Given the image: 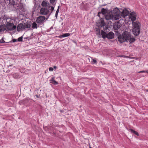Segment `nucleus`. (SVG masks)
Masks as SVG:
<instances>
[{
    "mask_svg": "<svg viewBox=\"0 0 148 148\" xmlns=\"http://www.w3.org/2000/svg\"><path fill=\"white\" fill-rule=\"evenodd\" d=\"M129 17V19L132 21L133 33L135 36H138L140 32V23L138 21L134 22L136 19V13L132 12L130 13Z\"/></svg>",
    "mask_w": 148,
    "mask_h": 148,
    "instance_id": "obj_1",
    "label": "nucleus"
},
{
    "mask_svg": "<svg viewBox=\"0 0 148 148\" xmlns=\"http://www.w3.org/2000/svg\"><path fill=\"white\" fill-rule=\"evenodd\" d=\"M130 33L127 32H125L122 35H121L118 37L119 41L122 43L125 41L129 42L130 43L134 42L135 40L134 38L131 37Z\"/></svg>",
    "mask_w": 148,
    "mask_h": 148,
    "instance_id": "obj_2",
    "label": "nucleus"
},
{
    "mask_svg": "<svg viewBox=\"0 0 148 148\" xmlns=\"http://www.w3.org/2000/svg\"><path fill=\"white\" fill-rule=\"evenodd\" d=\"M110 12L112 13L113 15L114 16L115 18V20H118L121 18L120 12L118 8H115L112 11Z\"/></svg>",
    "mask_w": 148,
    "mask_h": 148,
    "instance_id": "obj_3",
    "label": "nucleus"
},
{
    "mask_svg": "<svg viewBox=\"0 0 148 148\" xmlns=\"http://www.w3.org/2000/svg\"><path fill=\"white\" fill-rule=\"evenodd\" d=\"M51 8L48 9L47 8H42L40 10V14H41L46 15L48 14L50 15L51 13Z\"/></svg>",
    "mask_w": 148,
    "mask_h": 148,
    "instance_id": "obj_4",
    "label": "nucleus"
},
{
    "mask_svg": "<svg viewBox=\"0 0 148 148\" xmlns=\"http://www.w3.org/2000/svg\"><path fill=\"white\" fill-rule=\"evenodd\" d=\"M6 26L7 29L10 31L14 30L16 28V26L14 25L13 23H12L9 22L7 23Z\"/></svg>",
    "mask_w": 148,
    "mask_h": 148,
    "instance_id": "obj_5",
    "label": "nucleus"
},
{
    "mask_svg": "<svg viewBox=\"0 0 148 148\" xmlns=\"http://www.w3.org/2000/svg\"><path fill=\"white\" fill-rule=\"evenodd\" d=\"M41 5L42 6L44 7V8H47L48 9L51 8V13L52 12V11L54 9V7L50 5L48 2L46 1H43Z\"/></svg>",
    "mask_w": 148,
    "mask_h": 148,
    "instance_id": "obj_6",
    "label": "nucleus"
},
{
    "mask_svg": "<svg viewBox=\"0 0 148 148\" xmlns=\"http://www.w3.org/2000/svg\"><path fill=\"white\" fill-rule=\"evenodd\" d=\"M45 17L43 16H39L37 18L36 22V23L39 25L42 24L45 21Z\"/></svg>",
    "mask_w": 148,
    "mask_h": 148,
    "instance_id": "obj_7",
    "label": "nucleus"
},
{
    "mask_svg": "<svg viewBox=\"0 0 148 148\" xmlns=\"http://www.w3.org/2000/svg\"><path fill=\"white\" fill-rule=\"evenodd\" d=\"M105 19L107 21H109L110 20H112V21L116 20H115V18L114 17V16L110 12H109V13L105 16Z\"/></svg>",
    "mask_w": 148,
    "mask_h": 148,
    "instance_id": "obj_8",
    "label": "nucleus"
},
{
    "mask_svg": "<svg viewBox=\"0 0 148 148\" xmlns=\"http://www.w3.org/2000/svg\"><path fill=\"white\" fill-rule=\"evenodd\" d=\"M129 14V11L126 9H124L122 12L121 13H120L121 16H122L123 17H125L127 16Z\"/></svg>",
    "mask_w": 148,
    "mask_h": 148,
    "instance_id": "obj_9",
    "label": "nucleus"
},
{
    "mask_svg": "<svg viewBox=\"0 0 148 148\" xmlns=\"http://www.w3.org/2000/svg\"><path fill=\"white\" fill-rule=\"evenodd\" d=\"M17 31L18 32L25 29L24 24L22 23L19 24L17 26Z\"/></svg>",
    "mask_w": 148,
    "mask_h": 148,
    "instance_id": "obj_10",
    "label": "nucleus"
},
{
    "mask_svg": "<svg viewBox=\"0 0 148 148\" xmlns=\"http://www.w3.org/2000/svg\"><path fill=\"white\" fill-rule=\"evenodd\" d=\"M107 12V9H105L104 8H103L101 10V11L99 12L97 16H98L100 17V14H102L103 15H104L106 14Z\"/></svg>",
    "mask_w": 148,
    "mask_h": 148,
    "instance_id": "obj_11",
    "label": "nucleus"
},
{
    "mask_svg": "<svg viewBox=\"0 0 148 148\" xmlns=\"http://www.w3.org/2000/svg\"><path fill=\"white\" fill-rule=\"evenodd\" d=\"M114 37V34L112 32H110L107 34L106 38L108 39H112Z\"/></svg>",
    "mask_w": 148,
    "mask_h": 148,
    "instance_id": "obj_12",
    "label": "nucleus"
},
{
    "mask_svg": "<svg viewBox=\"0 0 148 148\" xmlns=\"http://www.w3.org/2000/svg\"><path fill=\"white\" fill-rule=\"evenodd\" d=\"M10 3L13 5H16L19 3L18 0H9Z\"/></svg>",
    "mask_w": 148,
    "mask_h": 148,
    "instance_id": "obj_13",
    "label": "nucleus"
},
{
    "mask_svg": "<svg viewBox=\"0 0 148 148\" xmlns=\"http://www.w3.org/2000/svg\"><path fill=\"white\" fill-rule=\"evenodd\" d=\"M7 29L6 28V26L5 25H2L0 26V32H3L4 31L6 30Z\"/></svg>",
    "mask_w": 148,
    "mask_h": 148,
    "instance_id": "obj_14",
    "label": "nucleus"
},
{
    "mask_svg": "<svg viewBox=\"0 0 148 148\" xmlns=\"http://www.w3.org/2000/svg\"><path fill=\"white\" fill-rule=\"evenodd\" d=\"M101 34L102 38L105 39L106 38L107 34L103 30H101Z\"/></svg>",
    "mask_w": 148,
    "mask_h": 148,
    "instance_id": "obj_15",
    "label": "nucleus"
},
{
    "mask_svg": "<svg viewBox=\"0 0 148 148\" xmlns=\"http://www.w3.org/2000/svg\"><path fill=\"white\" fill-rule=\"evenodd\" d=\"M121 24L119 23H117L114 25V28L115 30L118 29L121 27Z\"/></svg>",
    "mask_w": 148,
    "mask_h": 148,
    "instance_id": "obj_16",
    "label": "nucleus"
},
{
    "mask_svg": "<svg viewBox=\"0 0 148 148\" xmlns=\"http://www.w3.org/2000/svg\"><path fill=\"white\" fill-rule=\"evenodd\" d=\"M100 26L101 27L105 25V23L103 19L101 18V21L99 23Z\"/></svg>",
    "mask_w": 148,
    "mask_h": 148,
    "instance_id": "obj_17",
    "label": "nucleus"
},
{
    "mask_svg": "<svg viewBox=\"0 0 148 148\" xmlns=\"http://www.w3.org/2000/svg\"><path fill=\"white\" fill-rule=\"evenodd\" d=\"M50 82L54 85H56L58 84V82L54 80V78L52 77L50 80Z\"/></svg>",
    "mask_w": 148,
    "mask_h": 148,
    "instance_id": "obj_18",
    "label": "nucleus"
},
{
    "mask_svg": "<svg viewBox=\"0 0 148 148\" xmlns=\"http://www.w3.org/2000/svg\"><path fill=\"white\" fill-rule=\"evenodd\" d=\"M24 26V29L29 28L31 27V25L30 24L27 23H25L23 24Z\"/></svg>",
    "mask_w": 148,
    "mask_h": 148,
    "instance_id": "obj_19",
    "label": "nucleus"
},
{
    "mask_svg": "<svg viewBox=\"0 0 148 148\" xmlns=\"http://www.w3.org/2000/svg\"><path fill=\"white\" fill-rule=\"evenodd\" d=\"M70 34L69 33H65L62 34L60 36V38H64L66 37H68L70 36Z\"/></svg>",
    "mask_w": 148,
    "mask_h": 148,
    "instance_id": "obj_20",
    "label": "nucleus"
},
{
    "mask_svg": "<svg viewBox=\"0 0 148 148\" xmlns=\"http://www.w3.org/2000/svg\"><path fill=\"white\" fill-rule=\"evenodd\" d=\"M37 24L36 23L34 22L32 24V28L33 29H37Z\"/></svg>",
    "mask_w": 148,
    "mask_h": 148,
    "instance_id": "obj_21",
    "label": "nucleus"
},
{
    "mask_svg": "<svg viewBox=\"0 0 148 148\" xmlns=\"http://www.w3.org/2000/svg\"><path fill=\"white\" fill-rule=\"evenodd\" d=\"M119 57H122L124 58H130V59H134L135 58L132 57H130L127 56H124V55H119Z\"/></svg>",
    "mask_w": 148,
    "mask_h": 148,
    "instance_id": "obj_22",
    "label": "nucleus"
},
{
    "mask_svg": "<svg viewBox=\"0 0 148 148\" xmlns=\"http://www.w3.org/2000/svg\"><path fill=\"white\" fill-rule=\"evenodd\" d=\"M131 131L132 132H133L137 136H138L139 135L138 133L137 132H136V131H135L134 130H132V129H131Z\"/></svg>",
    "mask_w": 148,
    "mask_h": 148,
    "instance_id": "obj_23",
    "label": "nucleus"
},
{
    "mask_svg": "<svg viewBox=\"0 0 148 148\" xmlns=\"http://www.w3.org/2000/svg\"><path fill=\"white\" fill-rule=\"evenodd\" d=\"M56 0H50V3L53 5H55V2Z\"/></svg>",
    "mask_w": 148,
    "mask_h": 148,
    "instance_id": "obj_24",
    "label": "nucleus"
},
{
    "mask_svg": "<svg viewBox=\"0 0 148 148\" xmlns=\"http://www.w3.org/2000/svg\"><path fill=\"white\" fill-rule=\"evenodd\" d=\"M18 41L21 42L23 41V37L22 36L18 38L17 39Z\"/></svg>",
    "mask_w": 148,
    "mask_h": 148,
    "instance_id": "obj_25",
    "label": "nucleus"
},
{
    "mask_svg": "<svg viewBox=\"0 0 148 148\" xmlns=\"http://www.w3.org/2000/svg\"><path fill=\"white\" fill-rule=\"evenodd\" d=\"M59 7H58V9L57 10L56 12V13L55 16L56 17H57V16L58 13L59 12Z\"/></svg>",
    "mask_w": 148,
    "mask_h": 148,
    "instance_id": "obj_26",
    "label": "nucleus"
},
{
    "mask_svg": "<svg viewBox=\"0 0 148 148\" xmlns=\"http://www.w3.org/2000/svg\"><path fill=\"white\" fill-rule=\"evenodd\" d=\"M0 42L1 43H4L5 42L4 41L3 38H2L0 40Z\"/></svg>",
    "mask_w": 148,
    "mask_h": 148,
    "instance_id": "obj_27",
    "label": "nucleus"
},
{
    "mask_svg": "<svg viewBox=\"0 0 148 148\" xmlns=\"http://www.w3.org/2000/svg\"><path fill=\"white\" fill-rule=\"evenodd\" d=\"M92 59L93 63H96L97 62V61L96 60H95L93 58H92Z\"/></svg>",
    "mask_w": 148,
    "mask_h": 148,
    "instance_id": "obj_28",
    "label": "nucleus"
},
{
    "mask_svg": "<svg viewBox=\"0 0 148 148\" xmlns=\"http://www.w3.org/2000/svg\"><path fill=\"white\" fill-rule=\"evenodd\" d=\"M146 73V71H139L138 72V73Z\"/></svg>",
    "mask_w": 148,
    "mask_h": 148,
    "instance_id": "obj_29",
    "label": "nucleus"
},
{
    "mask_svg": "<svg viewBox=\"0 0 148 148\" xmlns=\"http://www.w3.org/2000/svg\"><path fill=\"white\" fill-rule=\"evenodd\" d=\"M53 70V68L52 67H50L49 68V70L50 71H52Z\"/></svg>",
    "mask_w": 148,
    "mask_h": 148,
    "instance_id": "obj_30",
    "label": "nucleus"
},
{
    "mask_svg": "<svg viewBox=\"0 0 148 148\" xmlns=\"http://www.w3.org/2000/svg\"><path fill=\"white\" fill-rule=\"evenodd\" d=\"M17 41V40L16 39H13V40H12V42H15L16 41Z\"/></svg>",
    "mask_w": 148,
    "mask_h": 148,
    "instance_id": "obj_31",
    "label": "nucleus"
},
{
    "mask_svg": "<svg viewBox=\"0 0 148 148\" xmlns=\"http://www.w3.org/2000/svg\"><path fill=\"white\" fill-rule=\"evenodd\" d=\"M107 22H108V24H112V23L111 21H108Z\"/></svg>",
    "mask_w": 148,
    "mask_h": 148,
    "instance_id": "obj_32",
    "label": "nucleus"
},
{
    "mask_svg": "<svg viewBox=\"0 0 148 148\" xmlns=\"http://www.w3.org/2000/svg\"><path fill=\"white\" fill-rule=\"evenodd\" d=\"M107 29H108V27H107L106 26L105 27V30H106V32L107 31Z\"/></svg>",
    "mask_w": 148,
    "mask_h": 148,
    "instance_id": "obj_33",
    "label": "nucleus"
},
{
    "mask_svg": "<svg viewBox=\"0 0 148 148\" xmlns=\"http://www.w3.org/2000/svg\"><path fill=\"white\" fill-rule=\"evenodd\" d=\"M146 72L147 73H148V71H146Z\"/></svg>",
    "mask_w": 148,
    "mask_h": 148,
    "instance_id": "obj_34",
    "label": "nucleus"
},
{
    "mask_svg": "<svg viewBox=\"0 0 148 148\" xmlns=\"http://www.w3.org/2000/svg\"><path fill=\"white\" fill-rule=\"evenodd\" d=\"M146 90L147 91V92H148V89L147 90Z\"/></svg>",
    "mask_w": 148,
    "mask_h": 148,
    "instance_id": "obj_35",
    "label": "nucleus"
},
{
    "mask_svg": "<svg viewBox=\"0 0 148 148\" xmlns=\"http://www.w3.org/2000/svg\"><path fill=\"white\" fill-rule=\"evenodd\" d=\"M36 96L38 98V95H36Z\"/></svg>",
    "mask_w": 148,
    "mask_h": 148,
    "instance_id": "obj_36",
    "label": "nucleus"
},
{
    "mask_svg": "<svg viewBox=\"0 0 148 148\" xmlns=\"http://www.w3.org/2000/svg\"><path fill=\"white\" fill-rule=\"evenodd\" d=\"M100 34V32H99V34Z\"/></svg>",
    "mask_w": 148,
    "mask_h": 148,
    "instance_id": "obj_37",
    "label": "nucleus"
},
{
    "mask_svg": "<svg viewBox=\"0 0 148 148\" xmlns=\"http://www.w3.org/2000/svg\"><path fill=\"white\" fill-rule=\"evenodd\" d=\"M89 148H92L91 147H90Z\"/></svg>",
    "mask_w": 148,
    "mask_h": 148,
    "instance_id": "obj_38",
    "label": "nucleus"
}]
</instances>
